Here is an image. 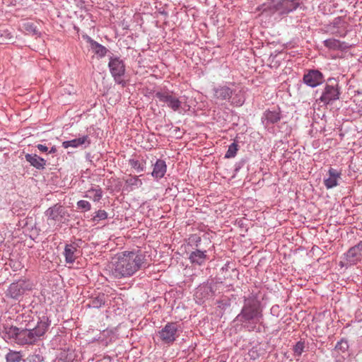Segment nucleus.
Masks as SVG:
<instances>
[{"mask_svg": "<svg viewBox=\"0 0 362 362\" xmlns=\"http://www.w3.org/2000/svg\"><path fill=\"white\" fill-rule=\"evenodd\" d=\"M21 319L24 327L4 326L1 334L5 341H12L21 346L35 344L42 339L51 324L46 315L37 317L36 323L30 315L18 316V320Z\"/></svg>", "mask_w": 362, "mask_h": 362, "instance_id": "f257e3e1", "label": "nucleus"}, {"mask_svg": "<svg viewBox=\"0 0 362 362\" xmlns=\"http://www.w3.org/2000/svg\"><path fill=\"white\" fill-rule=\"evenodd\" d=\"M145 264V257L140 253L124 252L112 262V274L117 279L133 276Z\"/></svg>", "mask_w": 362, "mask_h": 362, "instance_id": "f03ea898", "label": "nucleus"}, {"mask_svg": "<svg viewBox=\"0 0 362 362\" xmlns=\"http://www.w3.org/2000/svg\"><path fill=\"white\" fill-rule=\"evenodd\" d=\"M262 317L260 303L253 296L245 298L241 312L236 319L245 328L253 330L255 325L259 323Z\"/></svg>", "mask_w": 362, "mask_h": 362, "instance_id": "7ed1b4c3", "label": "nucleus"}, {"mask_svg": "<svg viewBox=\"0 0 362 362\" xmlns=\"http://www.w3.org/2000/svg\"><path fill=\"white\" fill-rule=\"evenodd\" d=\"M339 95V82L335 78H329L327 81L318 100L324 105H329L337 100Z\"/></svg>", "mask_w": 362, "mask_h": 362, "instance_id": "20e7f679", "label": "nucleus"}, {"mask_svg": "<svg viewBox=\"0 0 362 362\" xmlns=\"http://www.w3.org/2000/svg\"><path fill=\"white\" fill-rule=\"evenodd\" d=\"M108 67L110 74L113 77L115 83L122 85L123 87L126 86V81L123 79L126 67L122 59L118 57H110Z\"/></svg>", "mask_w": 362, "mask_h": 362, "instance_id": "39448f33", "label": "nucleus"}, {"mask_svg": "<svg viewBox=\"0 0 362 362\" xmlns=\"http://www.w3.org/2000/svg\"><path fill=\"white\" fill-rule=\"evenodd\" d=\"M160 339L166 344H172L178 337V325L175 322H168L158 333Z\"/></svg>", "mask_w": 362, "mask_h": 362, "instance_id": "423d86ee", "label": "nucleus"}, {"mask_svg": "<svg viewBox=\"0 0 362 362\" xmlns=\"http://www.w3.org/2000/svg\"><path fill=\"white\" fill-rule=\"evenodd\" d=\"M32 288V285L25 280H18L12 283L7 291L6 296L15 300H18L23 295Z\"/></svg>", "mask_w": 362, "mask_h": 362, "instance_id": "0eeeda50", "label": "nucleus"}, {"mask_svg": "<svg viewBox=\"0 0 362 362\" xmlns=\"http://www.w3.org/2000/svg\"><path fill=\"white\" fill-rule=\"evenodd\" d=\"M83 241L78 239L69 244H66L63 254L67 264H73L81 255L80 247Z\"/></svg>", "mask_w": 362, "mask_h": 362, "instance_id": "6e6552de", "label": "nucleus"}, {"mask_svg": "<svg viewBox=\"0 0 362 362\" xmlns=\"http://www.w3.org/2000/svg\"><path fill=\"white\" fill-rule=\"evenodd\" d=\"M155 96L160 102L165 103L173 111H178L181 107L182 102L171 91H158Z\"/></svg>", "mask_w": 362, "mask_h": 362, "instance_id": "1a4fd4ad", "label": "nucleus"}, {"mask_svg": "<svg viewBox=\"0 0 362 362\" xmlns=\"http://www.w3.org/2000/svg\"><path fill=\"white\" fill-rule=\"evenodd\" d=\"M303 82L308 86L315 88L324 81L323 74L318 70H308L303 76Z\"/></svg>", "mask_w": 362, "mask_h": 362, "instance_id": "9d476101", "label": "nucleus"}, {"mask_svg": "<svg viewBox=\"0 0 362 362\" xmlns=\"http://www.w3.org/2000/svg\"><path fill=\"white\" fill-rule=\"evenodd\" d=\"M346 259L352 265L362 260V240L347 251Z\"/></svg>", "mask_w": 362, "mask_h": 362, "instance_id": "9b49d317", "label": "nucleus"}, {"mask_svg": "<svg viewBox=\"0 0 362 362\" xmlns=\"http://www.w3.org/2000/svg\"><path fill=\"white\" fill-rule=\"evenodd\" d=\"M45 216L47 217L48 221H61L65 216L64 208L56 204L46 210Z\"/></svg>", "mask_w": 362, "mask_h": 362, "instance_id": "f8f14e48", "label": "nucleus"}, {"mask_svg": "<svg viewBox=\"0 0 362 362\" xmlns=\"http://www.w3.org/2000/svg\"><path fill=\"white\" fill-rule=\"evenodd\" d=\"M341 173L337 170L330 168L328 170V177L324 180V185L327 189H332L337 187L338 181L341 179Z\"/></svg>", "mask_w": 362, "mask_h": 362, "instance_id": "ddd939ff", "label": "nucleus"}, {"mask_svg": "<svg viewBox=\"0 0 362 362\" xmlns=\"http://www.w3.org/2000/svg\"><path fill=\"white\" fill-rule=\"evenodd\" d=\"M90 144V139L88 135L83 136L82 137H79L77 139H74L70 141H65L62 142V146L64 148H68L69 147L72 148H78L79 146H83L85 148L88 146Z\"/></svg>", "mask_w": 362, "mask_h": 362, "instance_id": "4468645a", "label": "nucleus"}, {"mask_svg": "<svg viewBox=\"0 0 362 362\" xmlns=\"http://www.w3.org/2000/svg\"><path fill=\"white\" fill-rule=\"evenodd\" d=\"M233 90L226 86H220L214 89V98L219 100H230Z\"/></svg>", "mask_w": 362, "mask_h": 362, "instance_id": "2eb2a0df", "label": "nucleus"}, {"mask_svg": "<svg viewBox=\"0 0 362 362\" xmlns=\"http://www.w3.org/2000/svg\"><path fill=\"white\" fill-rule=\"evenodd\" d=\"M281 118V111L279 107H274L272 110H267L264 112L262 117L263 122H266V124H275Z\"/></svg>", "mask_w": 362, "mask_h": 362, "instance_id": "dca6fc26", "label": "nucleus"}, {"mask_svg": "<svg viewBox=\"0 0 362 362\" xmlns=\"http://www.w3.org/2000/svg\"><path fill=\"white\" fill-rule=\"evenodd\" d=\"M206 251H202L200 250H196L192 251L189 257V259L192 264L202 265L205 263V262L208 259V257L206 254Z\"/></svg>", "mask_w": 362, "mask_h": 362, "instance_id": "f3484780", "label": "nucleus"}, {"mask_svg": "<svg viewBox=\"0 0 362 362\" xmlns=\"http://www.w3.org/2000/svg\"><path fill=\"white\" fill-rule=\"evenodd\" d=\"M25 158L32 166L38 170L44 169L46 165V160L37 154L27 153L25 156Z\"/></svg>", "mask_w": 362, "mask_h": 362, "instance_id": "a211bd4d", "label": "nucleus"}, {"mask_svg": "<svg viewBox=\"0 0 362 362\" xmlns=\"http://www.w3.org/2000/svg\"><path fill=\"white\" fill-rule=\"evenodd\" d=\"M167 170V165L163 160L158 159L153 165V170L151 175L156 179L162 178Z\"/></svg>", "mask_w": 362, "mask_h": 362, "instance_id": "6ab92c4d", "label": "nucleus"}, {"mask_svg": "<svg viewBox=\"0 0 362 362\" xmlns=\"http://www.w3.org/2000/svg\"><path fill=\"white\" fill-rule=\"evenodd\" d=\"M325 46L330 49H342L348 47L345 42H341L336 39H328L323 42Z\"/></svg>", "mask_w": 362, "mask_h": 362, "instance_id": "aec40b11", "label": "nucleus"}, {"mask_svg": "<svg viewBox=\"0 0 362 362\" xmlns=\"http://www.w3.org/2000/svg\"><path fill=\"white\" fill-rule=\"evenodd\" d=\"M91 49L93 50L95 54L99 57H103L107 52V49L102 45L92 40H90Z\"/></svg>", "mask_w": 362, "mask_h": 362, "instance_id": "412c9836", "label": "nucleus"}, {"mask_svg": "<svg viewBox=\"0 0 362 362\" xmlns=\"http://www.w3.org/2000/svg\"><path fill=\"white\" fill-rule=\"evenodd\" d=\"M103 196L102 189L100 187L91 188L88 189L85 195V197L93 199L94 202H98Z\"/></svg>", "mask_w": 362, "mask_h": 362, "instance_id": "4be33fe9", "label": "nucleus"}, {"mask_svg": "<svg viewBox=\"0 0 362 362\" xmlns=\"http://www.w3.org/2000/svg\"><path fill=\"white\" fill-rule=\"evenodd\" d=\"M279 5L284 8L283 13H289L296 10L298 6V4L294 1L291 0H281L279 2Z\"/></svg>", "mask_w": 362, "mask_h": 362, "instance_id": "5701e85b", "label": "nucleus"}, {"mask_svg": "<svg viewBox=\"0 0 362 362\" xmlns=\"http://www.w3.org/2000/svg\"><path fill=\"white\" fill-rule=\"evenodd\" d=\"M105 295L104 293H100L90 300L89 306L95 308H99L105 305Z\"/></svg>", "mask_w": 362, "mask_h": 362, "instance_id": "b1692460", "label": "nucleus"}, {"mask_svg": "<svg viewBox=\"0 0 362 362\" xmlns=\"http://www.w3.org/2000/svg\"><path fill=\"white\" fill-rule=\"evenodd\" d=\"M22 354L21 351L9 350L6 355L7 362H20L22 360Z\"/></svg>", "mask_w": 362, "mask_h": 362, "instance_id": "393cba45", "label": "nucleus"}, {"mask_svg": "<svg viewBox=\"0 0 362 362\" xmlns=\"http://www.w3.org/2000/svg\"><path fill=\"white\" fill-rule=\"evenodd\" d=\"M349 349L348 341L346 340L341 339L337 342L334 347V352H337L339 354H344Z\"/></svg>", "mask_w": 362, "mask_h": 362, "instance_id": "a878e982", "label": "nucleus"}, {"mask_svg": "<svg viewBox=\"0 0 362 362\" xmlns=\"http://www.w3.org/2000/svg\"><path fill=\"white\" fill-rule=\"evenodd\" d=\"M23 28L28 34H32L33 35H37L39 34L36 26L33 23L27 22L23 24Z\"/></svg>", "mask_w": 362, "mask_h": 362, "instance_id": "bb28decb", "label": "nucleus"}, {"mask_svg": "<svg viewBox=\"0 0 362 362\" xmlns=\"http://www.w3.org/2000/svg\"><path fill=\"white\" fill-rule=\"evenodd\" d=\"M129 163L132 168H134L138 173L144 170V164L141 163L139 160L135 159H130Z\"/></svg>", "mask_w": 362, "mask_h": 362, "instance_id": "cd10ccee", "label": "nucleus"}, {"mask_svg": "<svg viewBox=\"0 0 362 362\" xmlns=\"http://www.w3.org/2000/svg\"><path fill=\"white\" fill-rule=\"evenodd\" d=\"M238 151V145L235 143H232L229 146L228 149L225 155V158H230L235 156Z\"/></svg>", "mask_w": 362, "mask_h": 362, "instance_id": "c85d7f7f", "label": "nucleus"}, {"mask_svg": "<svg viewBox=\"0 0 362 362\" xmlns=\"http://www.w3.org/2000/svg\"><path fill=\"white\" fill-rule=\"evenodd\" d=\"M230 99L231 104L238 107L241 106L245 102V98L240 93L236 94L234 97H231Z\"/></svg>", "mask_w": 362, "mask_h": 362, "instance_id": "c756f323", "label": "nucleus"}, {"mask_svg": "<svg viewBox=\"0 0 362 362\" xmlns=\"http://www.w3.org/2000/svg\"><path fill=\"white\" fill-rule=\"evenodd\" d=\"M127 184L129 185V186H131V187H139L140 186H141L142 185V182L141 180H139L138 178V177L136 176H134V177H131L129 178H128L126 181Z\"/></svg>", "mask_w": 362, "mask_h": 362, "instance_id": "7c9ffc66", "label": "nucleus"}, {"mask_svg": "<svg viewBox=\"0 0 362 362\" xmlns=\"http://www.w3.org/2000/svg\"><path fill=\"white\" fill-rule=\"evenodd\" d=\"M107 218V213L105 210H98L93 217V221H100Z\"/></svg>", "mask_w": 362, "mask_h": 362, "instance_id": "2f4dec72", "label": "nucleus"}, {"mask_svg": "<svg viewBox=\"0 0 362 362\" xmlns=\"http://www.w3.org/2000/svg\"><path fill=\"white\" fill-rule=\"evenodd\" d=\"M304 342L299 341L293 347V351L296 356H300L304 351Z\"/></svg>", "mask_w": 362, "mask_h": 362, "instance_id": "473e14b6", "label": "nucleus"}, {"mask_svg": "<svg viewBox=\"0 0 362 362\" xmlns=\"http://www.w3.org/2000/svg\"><path fill=\"white\" fill-rule=\"evenodd\" d=\"M78 209H83L86 211L90 210L91 205L86 200H80L77 202Z\"/></svg>", "mask_w": 362, "mask_h": 362, "instance_id": "72a5a7b5", "label": "nucleus"}, {"mask_svg": "<svg viewBox=\"0 0 362 362\" xmlns=\"http://www.w3.org/2000/svg\"><path fill=\"white\" fill-rule=\"evenodd\" d=\"M189 240L191 242L194 243L196 245V247H198L199 243H201V238L198 236L197 235H192Z\"/></svg>", "mask_w": 362, "mask_h": 362, "instance_id": "f704fd0d", "label": "nucleus"}, {"mask_svg": "<svg viewBox=\"0 0 362 362\" xmlns=\"http://www.w3.org/2000/svg\"><path fill=\"white\" fill-rule=\"evenodd\" d=\"M36 147L41 152H47L48 151V148L45 145H42V144H37L36 146Z\"/></svg>", "mask_w": 362, "mask_h": 362, "instance_id": "c9c22d12", "label": "nucleus"}, {"mask_svg": "<svg viewBox=\"0 0 362 362\" xmlns=\"http://www.w3.org/2000/svg\"><path fill=\"white\" fill-rule=\"evenodd\" d=\"M57 152V148L55 146H52L49 151V153H55Z\"/></svg>", "mask_w": 362, "mask_h": 362, "instance_id": "e433bc0d", "label": "nucleus"}, {"mask_svg": "<svg viewBox=\"0 0 362 362\" xmlns=\"http://www.w3.org/2000/svg\"><path fill=\"white\" fill-rule=\"evenodd\" d=\"M333 34H334V35H336L337 36H339V37H344L345 36V34H341L339 32H333Z\"/></svg>", "mask_w": 362, "mask_h": 362, "instance_id": "4c0bfd02", "label": "nucleus"}, {"mask_svg": "<svg viewBox=\"0 0 362 362\" xmlns=\"http://www.w3.org/2000/svg\"><path fill=\"white\" fill-rule=\"evenodd\" d=\"M338 20H335L334 22H333V24H334V27H337L338 25Z\"/></svg>", "mask_w": 362, "mask_h": 362, "instance_id": "58836bf2", "label": "nucleus"}]
</instances>
